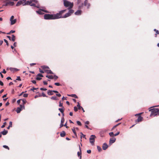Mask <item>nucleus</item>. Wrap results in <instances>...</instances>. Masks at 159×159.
<instances>
[{
    "instance_id": "nucleus-1",
    "label": "nucleus",
    "mask_w": 159,
    "mask_h": 159,
    "mask_svg": "<svg viewBox=\"0 0 159 159\" xmlns=\"http://www.w3.org/2000/svg\"><path fill=\"white\" fill-rule=\"evenodd\" d=\"M66 11V9L60 11L59 13L56 14H45L44 16V19L46 20H52L59 19L60 18H66L70 16L74 12L73 10H71L66 13L64 16L62 14Z\"/></svg>"
},
{
    "instance_id": "nucleus-2",
    "label": "nucleus",
    "mask_w": 159,
    "mask_h": 159,
    "mask_svg": "<svg viewBox=\"0 0 159 159\" xmlns=\"http://www.w3.org/2000/svg\"><path fill=\"white\" fill-rule=\"evenodd\" d=\"M64 6L66 7H68L69 11L71 10L73 6V3L67 0H64L63 1Z\"/></svg>"
},
{
    "instance_id": "nucleus-3",
    "label": "nucleus",
    "mask_w": 159,
    "mask_h": 159,
    "mask_svg": "<svg viewBox=\"0 0 159 159\" xmlns=\"http://www.w3.org/2000/svg\"><path fill=\"white\" fill-rule=\"evenodd\" d=\"M149 111H151V114L150 115V116H155L157 114L159 115V110L157 108H153L149 110Z\"/></svg>"
},
{
    "instance_id": "nucleus-4",
    "label": "nucleus",
    "mask_w": 159,
    "mask_h": 159,
    "mask_svg": "<svg viewBox=\"0 0 159 159\" xmlns=\"http://www.w3.org/2000/svg\"><path fill=\"white\" fill-rule=\"evenodd\" d=\"M143 114L142 112L135 115V116H138L137 119L135 120V122L137 123L140 122L143 120V118L141 116V114Z\"/></svg>"
},
{
    "instance_id": "nucleus-5",
    "label": "nucleus",
    "mask_w": 159,
    "mask_h": 159,
    "mask_svg": "<svg viewBox=\"0 0 159 159\" xmlns=\"http://www.w3.org/2000/svg\"><path fill=\"white\" fill-rule=\"evenodd\" d=\"M25 109V106L22 105H20V107H18L16 110V111L17 113H19L21 111L22 109Z\"/></svg>"
},
{
    "instance_id": "nucleus-6",
    "label": "nucleus",
    "mask_w": 159,
    "mask_h": 159,
    "mask_svg": "<svg viewBox=\"0 0 159 159\" xmlns=\"http://www.w3.org/2000/svg\"><path fill=\"white\" fill-rule=\"evenodd\" d=\"M33 2L37 3L38 1L36 0H30V1H26L23 4V6L30 5V4Z\"/></svg>"
},
{
    "instance_id": "nucleus-7",
    "label": "nucleus",
    "mask_w": 159,
    "mask_h": 159,
    "mask_svg": "<svg viewBox=\"0 0 159 159\" xmlns=\"http://www.w3.org/2000/svg\"><path fill=\"white\" fill-rule=\"evenodd\" d=\"M96 138V136L94 135H92L91 136L90 138H89V140L90 143L92 144H94L95 141V139Z\"/></svg>"
},
{
    "instance_id": "nucleus-8",
    "label": "nucleus",
    "mask_w": 159,
    "mask_h": 159,
    "mask_svg": "<svg viewBox=\"0 0 159 159\" xmlns=\"http://www.w3.org/2000/svg\"><path fill=\"white\" fill-rule=\"evenodd\" d=\"M43 11L47 13L48 12L47 11H46L44 9H40L38 11H36V12L40 15H42L43 14Z\"/></svg>"
},
{
    "instance_id": "nucleus-9",
    "label": "nucleus",
    "mask_w": 159,
    "mask_h": 159,
    "mask_svg": "<svg viewBox=\"0 0 159 159\" xmlns=\"http://www.w3.org/2000/svg\"><path fill=\"white\" fill-rule=\"evenodd\" d=\"M116 140V138L114 137H112L111 138L109 141V144L111 145V144L114 143Z\"/></svg>"
},
{
    "instance_id": "nucleus-10",
    "label": "nucleus",
    "mask_w": 159,
    "mask_h": 159,
    "mask_svg": "<svg viewBox=\"0 0 159 159\" xmlns=\"http://www.w3.org/2000/svg\"><path fill=\"white\" fill-rule=\"evenodd\" d=\"M79 149L80 150V152H79L77 153L79 157H80V159H81L82 156H81V148L79 145Z\"/></svg>"
},
{
    "instance_id": "nucleus-11",
    "label": "nucleus",
    "mask_w": 159,
    "mask_h": 159,
    "mask_svg": "<svg viewBox=\"0 0 159 159\" xmlns=\"http://www.w3.org/2000/svg\"><path fill=\"white\" fill-rule=\"evenodd\" d=\"M108 147L107 144L106 143H104L103 144L102 148L103 150H106Z\"/></svg>"
},
{
    "instance_id": "nucleus-12",
    "label": "nucleus",
    "mask_w": 159,
    "mask_h": 159,
    "mask_svg": "<svg viewBox=\"0 0 159 159\" xmlns=\"http://www.w3.org/2000/svg\"><path fill=\"white\" fill-rule=\"evenodd\" d=\"M14 4V3L13 2L8 1L6 3L5 6H7L8 5L13 6Z\"/></svg>"
},
{
    "instance_id": "nucleus-13",
    "label": "nucleus",
    "mask_w": 159,
    "mask_h": 159,
    "mask_svg": "<svg viewBox=\"0 0 159 159\" xmlns=\"http://www.w3.org/2000/svg\"><path fill=\"white\" fill-rule=\"evenodd\" d=\"M44 72L48 74H53L52 72L50 70H45Z\"/></svg>"
},
{
    "instance_id": "nucleus-14",
    "label": "nucleus",
    "mask_w": 159,
    "mask_h": 159,
    "mask_svg": "<svg viewBox=\"0 0 159 159\" xmlns=\"http://www.w3.org/2000/svg\"><path fill=\"white\" fill-rule=\"evenodd\" d=\"M60 111V112L62 114L63 116H64V111L65 110V109L63 107H62L61 108H59L58 109Z\"/></svg>"
},
{
    "instance_id": "nucleus-15",
    "label": "nucleus",
    "mask_w": 159,
    "mask_h": 159,
    "mask_svg": "<svg viewBox=\"0 0 159 159\" xmlns=\"http://www.w3.org/2000/svg\"><path fill=\"white\" fill-rule=\"evenodd\" d=\"M53 92L56 93V95L57 96L59 97H60L61 96V95L59 93L58 91L56 90H53Z\"/></svg>"
},
{
    "instance_id": "nucleus-16",
    "label": "nucleus",
    "mask_w": 159,
    "mask_h": 159,
    "mask_svg": "<svg viewBox=\"0 0 159 159\" xmlns=\"http://www.w3.org/2000/svg\"><path fill=\"white\" fill-rule=\"evenodd\" d=\"M41 68L44 70H45L49 69V67L47 66H41Z\"/></svg>"
},
{
    "instance_id": "nucleus-17",
    "label": "nucleus",
    "mask_w": 159,
    "mask_h": 159,
    "mask_svg": "<svg viewBox=\"0 0 159 159\" xmlns=\"http://www.w3.org/2000/svg\"><path fill=\"white\" fill-rule=\"evenodd\" d=\"M53 90H48V95H52L53 94Z\"/></svg>"
},
{
    "instance_id": "nucleus-18",
    "label": "nucleus",
    "mask_w": 159,
    "mask_h": 159,
    "mask_svg": "<svg viewBox=\"0 0 159 159\" xmlns=\"http://www.w3.org/2000/svg\"><path fill=\"white\" fill-rule=\"evenodd\" d=\"M10 70L11 71H13V72H14V71H18L19 70V69H18L17 68H10Z\"/></svg>"
},
{
    "instance_id": "nucleus-19",
    "label": "nucleus",
    "mask_w": 159,
    "mask_h": 159,
    "mask_svg": "<svg viewBox=\"0 0 159 159\" xmlns=\"http://www.w3.org/2000/svg\"><path fill=\"white\" fill-rule=\"evenodd\" d=\"M51 99L52 100H59V99L58 98L56 97V96H52L51 98Z\"/></svg>"
},
{
    "instance_id": "nucleus-20",
    "label": "nucleus",
    "mask_w": 159,
    "mask_h": 159,
    "mask_svg": "<svg viewBox=\"0 0 159 159\" xmlns=\"http://www.w3.org/2000/svg\"><path fill=\"white\" fill-rule=\"evenodd\" d=\"M8 133L7 130H6L5 129L4 130V131L1 132L2 134L3 135H6Z\"/></svg>"
},
{
    "instance_id": "nucleus-21",
    "label": "nucleus",
    "mask_w": 159,
    "mask_h": 159,
    "mask_svg": "<svg viewBox=\"0 0 159 159\" xmlns=\"http://www.w3.org/2000/svg\"><path fill=\"white\" fill-rule=\"evenodd\" d=\"M68 95L69 96L73 98H77L78 97L77 95L75 94H72L71 95Z\"/></svg>"
},
{
    "instance_id": "nucleus-22",
    "label": "nucleus",
    "mask_w": 159,
    "mask_h": 159,
    "mask_svg": "<svg viewBox=\"0 0 159 159\" xmlns=\"http://www.w3.org/2000/svg\"><path fill=\"white\" fill-rule=\"evenodd\" d=\"M35 3L34 2H33L32 3H31V4H30V5L31 6H34V7H36L37 8H39V6H36L35 3Z\"/></svg>"
},
{
    "instance_id": "nucleus-23",
    "label": "nucleus",
    "mask_w": 159,
    "mask_h": 159,
    "mask_svg": "<svg viewBox=\"0 0 159 159\" xmlns=\"http://www.w3.org/2000/svg\"><path fill=\"white\" fill-rule=\"evenodd\" d=\"M60 136L61 137H64L66 135V133L64 131H62L60 134Z\"/></svg>"
},
{
    "instance_id": "nucleus-24",
    "label": "nucleus",
    "mask_w": 159,
    "mask_h": 159,
    "mask_svg": "<svg viewBox=\"0 0 159 159\" xmlns=\"http://www.w3.org/2000/svg\"><path fill=\"white\" fill-rule=\"evenodd\" d=\"M81 10H78L75 13V14L77 15H80L81 14Z\"/></svg>"
},
{
    "instance_id": "nucleus-25",
    "label": "nucleus",
    "mask_w": 159,
    "mask_h": 159,
    "mask_svg": "<svg viewBox=\"0 0 159 159\" xmlns=\"http://www.w3.org/2000/svg\"><path fill=\"white\" fill-rule=\"evenodd\" d=\"M72 130L73 132V133H74V134H75V136L76 137H77V135L76 133V131H75V128L73 127V128L72 129Z\"/></svg>"
},
{
    "instance_id": "nucleus-26",
    "label": "nucleus",
    "mask_w": 159,
    "mask_h": 159,
    "mask_svg": "<svg viewBox=\"0 0 159 159\" xmlns=\"http://www.w3.org/2000/svg\"><path fill=\"white\" fill-rule=\"evenodd\" d=\"M84 5L85 6L89 7V3H88V1L87 0L85 1L84 2Z\"/></svg>"
},
{
    "instance_id": "nucleus-27",
    "label": "nucleus",
    "mask_w": 159,
    "mask_h": 159,
    "mask_svg": "<svg viewBox=\"0 0 159 159\" xmlns=\"http://www.w3.org/2000/svg\"><path fill=\"white\" fill-rule=\"evenodd\" d=\"M11 21V25L15 24L16 22V20L14 19L10 20Z\"/></svg>"
},
{
    "instance_id": "nucleus-28",
    "label": "nucleus",
    "mask_w": 159,
    "mask_h": 159,
    "mask_svg": "<svg viewBox=\"0 0 159 159\" xmlns=\"http://www.w3.org/2000/svg\"><path fill=\"white\" fill-rule=\"evenodd\" d=\"M12 37L11 38V40H12L14 42L16 40V37L15 36L14 34H12Z\"/></svg>"
},
{
    "instance_id": "nucleus-29",
    "label": "nucleus",
    "mask_w": 159,
    "mask_h": 159,
    "mask_svg": "<svg viewBox=\"0 0 159 159\" xmlns=\"http://www.w3.org/2000/svg\"><path fill=\"white\" fill-rule=\"evenodd\" d=\"M154 30L156 32V34H155V37H157V34H159V31L158 30H157L156 29H154Z\"/></svg>"
},
{
    "instance_id": "nucleus-30",
    "label": "nucleus",
    "mask_w": 159,
    "mask_h": 159,
    "mask_svg": "<svg viewBox=\"0 0 159 159\" xmlns=\"http://www.w3.org/2000/svg\"><path fill=\"white\" fill-rule=\"evenodd\" d=\"M21 100L23 102V105H22L24 106L25 104V103L27 102L26 100L25 99H21Z\"/></svg>"
},
{
    "instance_id": "nucleus-31",
    "label": "nucleus",
    "mask_w": 159,
    "mask_h": 159,
    "mask_svg": "<svg viewBox=\"0 0 159 159\" xmlns=\"http://www.w3.org/2000/svg\"><path fill=\"white\" fill-rule=\"evenodd\" d=\"M97 147V149L99 152H100L101 151H102V148L100 147H99L98 146Z\"/></svg>"
},
{
    "instance_id": "nucleus-32",
    "label": "nucleus",
    "mask_w": 159,
    "mask_h": 159,
    "mask_svg": "<svg viewBox=\"0 0 159 159\" xmlns=\"http://www.w3.org/2000/svg\"><path fill=\"white\" fill-rule=\"evenodd\" d=\"M77 107H78V109L79 110H80V109L81 108V107H81L80 106L79 103L78 102V104L77 105Z\"/></svg>"
},
{
    "instance_id": "nucleus-33",
    "label": "nucleus",
    "mask_w": 159,
    "mask_h": 159,
    "mask_svg": "<svg viewBox=\"0 0 159 159\" xmlns=\"http://www.w3.org/2000/svg\"><path fill=\"white\" fill-rule=\"evenodd\" d=\"M64 121H65V119H64V118L63 117H62V118L61 119V123L63 124V123L64 122Z\"/></svg>"
},
{
    "instance_id": "nucleus-34",
    "label": "nucleus",
    "mask_w": 159,
    "mask_h": 159,
    "mask_svg": "<svg viewBox=\"0 0 159 159\" xmlns=\"http://www.w3.org/2000/svg\"><path fill=\"white\" fill-rule=\"evenodd\" d=\"M109 135L111 137H113L114 136V134L113 132L110 133H109Z\"/></svg>"
},
{
    "instance_id": "nucleus-35",
    "label": "nucleus",
    "mask_w": 159,
    "mask_h": 159,
    "mask_svg": "<svg viewBox=\"0 0 159 159\" xmlns=\"http://www.w3.org/2000/svg\"><path fill=\"white\" fill-rule=\"evenodd\" d=\"M21 2H20V1L18 2L16 4V6H20V5L21 4Z\"/></svg>"
},
{
    "instance_id": "nucleus-36",
    "label": "nucleus",
    "mask_w": 159,
    "mask_h": 159,
    "mask_svg": "<svg viewBox=\"0 0 159 159\" xmlns=\"http://www.w3.org/2000/svg\"><path fill=\"white\" fill-rule=\"evenodd\" d=\"M6 124H7V123L6 122H4L3 123V125L1 126V128H4L5 127V126L6 125Z\"/></svg>"
},
{
    "instance_id": "nucleus-37",
    "label": "nucleus",
    "mask_w": 159,
    "mask_h": 159,
    "mask_svg": "<svg viewBox=\"0 0 159 159\" xmlns=\"http://www.w3.org/2000/svg\"><path fill=\"white\" fill-rule=\"evenodd\" d=\"M53 79L54 80H56L58 78V77L56 75L53 76Z\"/></svg>"
},
{
    "instance_id": "nucleus-38",
    "label": "nucleus",
    "mask_w": 159,
    "mask_h": 159,
    "mask_svg": "<svg viewBox=\"0 0 159 159\" xmlns=\"http://www.w3.org/2000/svg\"><path fill=\"white\" fill-rule=\"evenodd\" d=\"M59 106L60 107H63V103H62L61 102V101H60L59 102Z\"/></svg>"
},
{
    "instance_id": "nucleus-39",
    "label": "nucleus",
    "mask_w": 159,
    "mask_h": 159,
    "mask_svg": "<svg viewBox=\"0 0 159 159\" xmlns=\"http://www.w3.org/2000/svg\"><path fill=\"white\" fill-rule=\"evenodd\" d=\"M20 2H21V4L23 5L26 2V0H23L22 1H20Z\"/></svg>"
},
{
    "instance_id": "nucleus-40",
    "label": "nucleus",
    "mask_w": 159,
    "mask_h": 159,
    "mask_svg": "<svg viewBox=\"0 0 159 159\" xmlns=\"http://www.w3.org/2000/svg\"><path fill=\"white\" fill-rule=\"evenodd\" d=\"M3 147L5 148L8 149V150L9 149V148L8 147L7 145H3Z\"/></svg>"
},
{
    "instance_id": "nucleus-41",
    "label": "nucleus",
    "mask_w": 159,
    "mask_h": 159,
    "mask_svg": "<svg viewBox=\"0 0 159 159\" xmlns=\"http://www.w3.org/2000/svg\"><path fill=\"white\" fill-rule=\"evenodd\" d=\"M77 123L78 125L80 126H81V123L79 121H77Z\"/></svg>"
},
{
    "instance_id": "nucleus-42",
    "label": "nucleus",
    "mask_w": 159,
    "mask_h": 159,
    "mask_svg": "<svg viewBox=\"0 0 159 159\" xmlns=\"http://www.w3.org/2000/svg\"><path fill=\"white\" fill-rule=\"evenodd\" d=\"M74 111L75 112H76L78 111V108L75 106L74 107Z\"/></svg>"
},
{
    "instance_id": "nucleus-43",
    "label": "nucleus",
    "mask_w": 159,
    "mask_h": 159,
    "mask_svg": "<svg viewBox=\"0 0 159 159\" xmlns=\"http://www.w3.org/2000/svg\"><path fill=\"white\" fill-rule=\"evenodd\" d=\"M17 77V78L16 79V80H19V81L21 80L20 78V76H18Z\"/></svg>"
},
{
    "instance_id": "nucleus-44",
    "label": "nucleus",
    "mask_w": 159,
    "mask_h": 159,
    "mask_svg": "<svg viewBox=\"0 0 159 159\" xmlns=\"http://www.w3.org/2000/svg\"><path fill=\"white\" fill-rule=\"evenodd\" d=\"M48 79H53V76L52 75H49L48 77Z\"/></svg>"
},
{
    "instance_id": "nucleus-45",
    "label": "nucleus",
    "mask_w": 159,
    "mask_h": 159,
    "mask_svg": "<svg viewBox=\"0 0 159 159\" xmlns=\"http://www.w3.org/2000/svg\"><path fill=\"white\" fill-rule=\"evenodd\" d=\"M54 84L55 85H56V86H57L61 85L59 83H55Z\"/></svg>"
},
{
    "instance_id": "nucleus-46",
    "label": "nucleus",
    "mask_w": 159,
    "mask_h": 159,
    "mask_svg": "<svg viewBox=\"0 0 159 159\" xmlns=\"http://www.w3.org/2000/svg\"><path fill=\"white\" fill-rule=\"evenodd\" d=\"M4 42L6 43L7 45V46H8L9 44H8V43L7 41L5 39H4Z\"/></svg>"
},
{
    "instance_id": "nucleus-47",
    "label": "nucleus",
    "mask_w": 159,
    "mask_h": 159,
    "mask_svg": "<svg viewBox=\"0 0 159 159\" xmlns=\"http://www.w3.org/2000/svg\"><path fill=\"white\" fill-rule=\"evenodd\" d=\"M39 71L42 73H44V70H41L40 68L39 69Z\"/></svg>"
},
{
    "instance_id": "nucleus-48",
    "label": "nucleus",
    "mask_w": 159,
    "mask_h": 159,
    "mask_svg": "<svg viewBox=\"0 0 159 159\" xmlns=\"http://www.w3.org/2000/svg\"><path fill=\"white\" fill-rule=\"evenodd\" d=\"M42 96H43V97H47L46 95V94L43 93V92L42 93Z\"/></svg>"
},
{
    "instance_id": "nucleus-49",
    "label": "nucleus",
    "mask_w": 159,
    "mask_h": 159,
    "mask_svg": "<svg viewBox=\"0 0 159 159\" xmlns=\"http://www.w3.org/2000/svg\"><path fill=\"white\" fill-rule=\"evenodd\" d=\"M28 94L27 93H25L23 94V97H28Z\"/></svg>"
},
{
    "instance_id": "nucleus-50",
    "label": "nucleus",
    "mask_w": 159,
    "mask_h": 159,
    "mask_svg": "<svg viewBox=\"0 0 159 159\" xmlns=\"http://www.w3.org/2000/svg\"><path fill=\"white\" fill-rule=\"evenodd\" d=\"M40 89L41 90H43V91H46L47 90V89L46 88H41Z\"/></svg>"
},
{
    "instance_id": "nucleus-51",
    "label": "nucleus",
    "mask_w": 159,
    "mask_h": 159,
    "mask_svg": "<svg viewBox=\"0 0 159 159\" xmlns=\"http://www.w3.org/2000/svg\"><path fill=\"white\" fill-rule=\"evenodd\" d=\"M81 134H82V135H81V138H82V137L85 138V135H84L82 133H81Z\"/></svg>"
},
{
    "instance_id": "nucleus-52",
    "label": "nucleus",
    "mask_w": 159,
    "mask_h": 159,
    "mask_svg": "<svg viewBox=\"0 0 159 159\" xmlns=\"http://www.w3.org/2000/svg\"><path fill=\"white\" fill-rule=\"evenodd\" d=\"M37 76H39V77H43V75H42L41 74H38Z\"/></svg>"
},
{
    "instance_id": "nucleus-53",
    "label": "nucleus",
    "mask_w": 159,
    "mask_h": 159,
    "mask_svg": "<svg viewBox=\"0 0 159 159\" xmlns=\"http://www.w3.org/2000/svg\"><path fill=\"white\" fill-rule=\"evenodd\" d=\"M38 89V88H33V89H31V90L32 91H34V90H36V89Z\"/></svg>"
},
{
    "instance_id": "nucleus-54",
    "label": "nucleus",
    "mask_w": 159,
    "mask_h": 159,
    "mask_svg": "<svg viewBox=\"0 0 159 159\" xmlns=\"http://www.w3.org/2000/svg\"><path fill=\"white\" fill-rule=\"evenodd\" d=\"M120 133V132L119 131L118 132L114 134V136H116L118 135H119V134Z\"/></svg>"
},
{
    "instance_id": "nucleus-55",
    "label": "nucleus",
    "mask_w": 159,
    "mask_h": 159,
    "mask_svg": "<svg viewBox=\"0 0 159 159\" xmlns=\"http://www.w3.org/2000/svg\"><path fill=\"white\" fill-rule=\"evenodd\" d=\"M42 79L41 78H40V77H39V76L38 77H36V79L37 80H41V79Z\"/></svg>"
},
{
    "instance_id": "nucleus-56",
    "label": "nucleus",
    "mask_w": 159,
    "mask_h": 159,
    "mask_svg": "<svg viewBox=\"0 0 159 159\" xmlns=\"http://www.w3.org/2000/svg\"><path fill=\"white\" fill-rule=\"evenodd\" d=\"M21 100V99H19V100H18L17 101V103L18 104H20V101Z\"/></svg>"
},
{
    "instance_id": "nucleus-57",
    "label": "nucleus",
    "mask_w": 159,
    "mask_h": 159,
    "mask_svg": "<svg viewBox=\"0 0 159 159\" xmlns=\"http://www.w3.org/2000/svg\"><path fill=\"white\" fill-rule=\"evenodd\" d=\"M12 125V122L11 121L10 122H9V126L11 127Z\"/></svg>"
},
{
    "instance_id": "nucleus-58",
    "label": "nucleus",
    "mask_w": 159,
    "mask_h": 159,
    "mask_svg": "<svg viewBox=\"0 0 159 159\" xmlns=\"http://www.w3.org/2000/svg\"><path fill=\"white\" fill-rule=\"evenodd\" d=\"M87 152L88 153L90 154L91 153V150H88Z\"/></svg>"
},
{
    "instance_id": "nucleus-59",
    "label": "nucleus",
    "mask_w": 159,
    "mask_h": 159,
    "mask_svg": "<svg viewBox=\"0 0 159 159\" xmlns=\"http://www.w3.org/2000/svg\"><path fill=\"white\" fill-rule=\"evenodd\" d=\"M64 126L66 127V128H68L69 127L67 126V122L64 125Z\"/></svg>"
},
{
    "instance_id": "nucleus-60",
    "label": "nucleus",
    "mask_w": 159,
    "mask_h": 159,
    "mask_svg": "<svg viewBox=\"0 0 159 159\" xmlns=\"http://www.w3.org/2000/svg\"><path fill=\"white\" fill-rule=\"evenodd\" d=\"M43 83L44 84V85H47L48 84V83L45 81H43Z\"/></svg>"
},
{
    "instance_id": "nucleus-61",
    "label": "nucleus",
    "mask_w": 159,
    "mask_h": 159,
    "mask_svg": "<svg viewBox=\"0 0 159 159\" xmlns=\"http://www.w3.org/2000/svg\"><path fill=\"white\" fill-rule=\"evenodd\" d=\"M0 85L1 86L3 85V83L1 81H0Z\"/></svg>"
},
{
    "instance_id": "nucleus-62",
    "label": "nucleus",
    "mask_w": 159,
    "mask_h": 159,
    "mask_svg": "<svg viewBox=\"0 0 159 159\" xmlns=\"http://www.w3.org/2000/svg\"><path fill=\"white\" fill-rule=\"evenodd\" d=\"M36 63H31L30 64V65L31 66H33L35 65H36Z\"/></svg>"
},
{
    "instance_id": "nucleus-63",
    "label": "nucleus",
    "mask_w": 159,
    "mask_h": 159,
    "mask_svg": "<svg viewBox=\"0 0 159 159\" xmlns=\"http://www.w3.org/2000/svg\"><path fill=\"white\" fill-rule=\"evenodd\" d=\"M31 82L34 84H35L36 83V81L35 80H33L31 81Z\"/></svg>"
},
{
    "instance_id": "nucleus-64",
    "label": "nucleus",
    "mask_w": 159,
    "mask_h": 159,
    "mask_svg": "<svg viewBox=\"0 0 159 159\" xmlns=\"http://www.w3.org/2000/svg\"><path fill=\"white\" fill-rule=\"evenodd\" d=\"M14 16H11L10 18V20H13V19H14Z\"/></svg>"
}]
</instances>
